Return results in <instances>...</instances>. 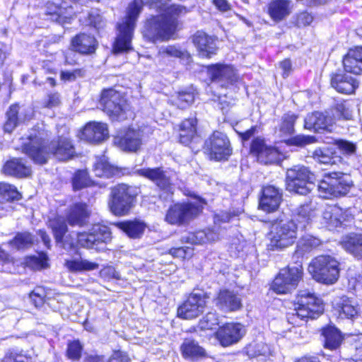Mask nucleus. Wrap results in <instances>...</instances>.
<instances>
[{
  "label": "nucleus",
  "mask_w": 362,
  "mask_h": 362,
  "mask_svg": "<svg viewBox=\"0 0 362 362\" xmlns=\"http://www.w3.org/2000/svg\"><path fill=\"white\" fill-rule=\"evenodd\" d=\"M48 132L44 129V124L37 125L28 136V143L23 144V152L28 155L34 163L45 164L49 156L52 154L57 159L65 161L71 158L75 148L68 136H59L47 146Z\"/></svg>",
  "instance_id": "obj_1"
},
{
  "label": "nucleus",
  "mask_w": 362,
  "mask_h": 362,
  "mask_svg": "<svg viewBox=\"0 0 362 362\" xmlns=\"http://www.w3.org/2000/svg\"><path fill=\"white\" fill-rule=\"evenodd\" d=\"M187 12V8L184 6L170 5L162 15L147 20L143 32L144 36L153 42L169 40L178 28V18Z\"/></svg>",
  "instance_id": "obj_2"
},
{
  "label": "nucleus",
  "mask_w": 362,
  "mask_h": 362,
  "mask_svg": "<svg viewBox=\"0 0 362 362\" xmlns=\"http://www.w3.org/2000/svg\"><path fill=\"white\" fill-rule=\"evenodd\" d=\"M311 207L310 204H303L297 209L294 220H281L278 223L272 226L271 232V249H284L288 247L295 242L296 231L298 228L303 230L309 223L310 219Z\"/></svg>",
  "instance_id": "obj_3"
},
{
  "label": "nucleus",
  "mask_w": 362,
  "mask_h": 362,
  "mask_svg": "<svg viewBox=\"0 0 362 362\" xmlns=\"http://www.w3.org/2000/svg\"><path fill=\"white\" fill-rule=\"evenodd\" d=\"M296 308L287 313L288 322L296 326L301 325L307 319L318 317L324 310L321 298L309 290H301L296 297Z\"/></svg>",
  "instance_id": "obj_4"
},
{
  "label": "nucleus",
  "mask_w": 362,
  "mask_h": 362,
  "mask_svg": "<svg viewBox=\"0 0 362 362\" xmlns=\"http://www.w3.org/2000/svg\"><path fill=\"white\" fill-rule=\"evenodd\" d=\"M142 0H134L129 4L126 16L117 23L118 34L114 45L116 53L128 52L132 49L131 45L137 18L142 10Z\"/></svg>",
  "instance_id": "obj_5"
},
{
  "label": "nucleus",
  "mask_w": 362,
  "mask_h": 362,
  "mask_svg": "<svg viewBox=\"0 0 362 362\" xmlns=\"http://www.w3.org/2000/svg\"><path fill=\"white\" fill-rule=\"evenodd\" d=\"M352 185L349 175L334 170L325 174L317 184V190L321 197L332 199L346 195Z\"/></svg>",
  "instance_id": "obj_6"
},
{
  "label": "nucleus",
  "mask_w": 362,
  "mask_h": 362,
  "mask_svg": "<svg viewBox=\"0 0 362 362\" xmlns=\"http://www.w3.org/2000/svg\"><path fill=\"white\" fill-rule=\"evenodd\" d=\"M316 177L308 167L294 165L286 172V189L296 194L306 195L315 187Z\"/></svg>",
  "instance_id": "obj_7"
},
{
  "label": "nucleus",
  "mask_w": 362,
  "mask_h": 362,
  "mask_svg": "<svg viewBox=\"0 0 362 362\" xmlns=\"http://www.w3.org/2000/svg\"><path fill=\"white\" fill-rule=\"evenodd\" d=\"M339 262L329 255H320L312 260L308 271L318 282L332 284L339 276Z\"/></svg>",
  "instance_id": "obj_8"
},
{
  "label": "nucleus",
  "mask_w": 362,
  "mask_h": 362,
  "mask_svg": "<svg viewBox=\"0 0 362 362\" xmlns=\"http://www.w3.org/2000/svg\"><path fill=\"white\" fill-rule=\"evenodd\" d=\"M136 192L134 187L119 184L112 189L109 202L110 211L115 215L127 214L136 201Z\"/></svg>",
  "instance_id": "obj_9"
},
{
  "label": "nucleus",
  "mask_w": 362,
  "mask_h": 362,
  "mask_svg": "<svg viewBox=\"0 0 362 362\" xmlns=\"http://www.w3.org/2000/svg\"><path fill=\"white\" fill-rule=\"evenodd\" d=\"M202 209L197 202L176 203L168 209L165 220L170 224L185 225L197 217Z\"/></svg>",
  "instance_id": "obj_10"
},
{
  "label": "nucleus",
  "mask_w": 362,
  "mask_h": 362,
  "mask_svg": "<svg viewBox=\"0 0 362 362\" xmlns=\"http://www.w3.org/2000/svg\"><path fill=\"white\" fill-rule=\"evenodd\" d=\"M99 105L112 120L124 117L126 101L122 95L113 88L104 89L102 91Z\"/></svg>",
  "instance_id": "obj_11"
},
{
  "label": "nucleus",
  "mask_w": 362,
  "mask_h": 362,
  "mask_svg": "<svg viewBox=\"0 0 362 362\" xmlns=\"http://www.w3.org/2000/svg\"><path fill=\"white\" fill-rule=\"evenodd\" d=\"M303 275L300 264L281 269L272 284V289L277 293H286L294 289Z\"/></svg>",
  "instance_id": "obj_12"
},
{
  "label": "nucleus",
  "mask_w": 362,
  "mask_h": 362,
  "mask_svg": "<svg viewBox=\"0 0 362 362\" xmlns=\"http://www.w3.org/2000/svg\"><path fill=\"white\" fill-rule=\"evenodd\" d=\"M205 149L211 160H226L232 153V147L227 136L220 132H215L206 140Z\"/></svg>",
  "instance_id": "obj_13"
},
{
  "label": "nucleus",
  "mask_w": 362,
  "mask_h": 362,
  "mask_svg": "<svg viewBox=\"0 0 362 362\" xmlns=\"http://www.w3.org/2000/svg\"><path fill=\"white\" fill-rule=\"evenodd\" d=\"M111 240L109 228L103 225H93L88 233H79L77 236V247L92 248L100 243H107Z\"/></svg>",
  "instance_id": "obj_14"
},
{
  "label": "nucleus",
  "mask_w": 362,
  "mask_h": 362,
  "mask_svg": "<svg viewBox=\"0 0 362 362\" xmlns=\"http://www.w3.org/2000/svg\"><path fill=\"white\" fill-rule=\"evenodd\" d=\"M250 153L257 157V160L264 164L279 163L281 159L279 151L272 145H267L264 139L255 138L250 144Z\"/></svg>",
  "instance_id": "obj_15"
},
{
  "label": "nucleus",
  "mask_w": 362,
  "mask_h": 362,
  "mask_svg": "<svg viewBox=\"0 0 362 362\" xmlns=\"http://www.w3.org/2000/svg\"><path fill=\"white\" fill-rule=\"evenodd\" d=\"M206 299L202 293H191L177 309L180 317L191 320L199 316L204 310Z\"/></svg>",
  "instance_id": "obj_16"
},
{
  "label": "nucleus",
  "mask_w": 362,
  "mask_h": 362,
  "mask_svg": "<svg viewBox=\"0 0 362 362\" xmlns=\"http://www.w3.org/2000/svg\"><path fill=\"white\" fill-rule=\"evenodd\" d=\"M333 124V119L329 115L317 111L308 114L304 119V128L316 133L331 132Z\"/></svg>",
  "instance_id": "obj_17"
},
{
  "label": "nucleus",
  "mask_w": 362,
  "mask_h": 362,
  "mask_svg": "<svg viewBox=\"0 0 362 362\" xmlns=\"http://www.w3.org/2000/svg\"><path fill=\"white\" fill-rule=\"evenodd\" d=\"M211 81L221 87H227L238 80V75L235 69L230 65L216 64L209 69Z\"/></svg>",
  "instance_id": "obj_18"
},
{
  "label": "nucleus",
  "mask_w": 362,
  "mask_h": 362,
  "mask_svg": "<svg viewBox=\"0 0 362 362\" xmlns=\"http://www.w3.org/2000/svg\"><path fill=\"white\" fill-rule=\"evenodd\" d=\"M281 201V190L275 186L267 185L262 189L259 208L267 213H272L279 209Z\"/></svg>",
  "instance_id": "obj_19"
},
{
  "label": "nucleus",
  "mask_w": 362,
  "mask_h": 362,
  "mask_svg": "<svg viewBox=\"0 0 362 362\" xmlns=\"http://www.w3.org/2000/svg\"><path fill=\"white\" fill-rule=\"evenodd\" d=\"M243 326L240 323H228L216 332V338L223 346H229L238 342L245 334Z\"/></svg>",
  "instance_id": "obj_20"
},
{
  "label": "nucleus",
  "mask_w": 362,
  "mask_h": 362,
  "mask_svg": "<svg viewBox=\"0 0 362 362\" xmlns=\"http://www.w3.org/2000/svg\"><path fill=\"white\" fill-rule=\"evenodd\" d=\"M351 218L352 216L347 210H344L337 205H328L322 212L323 223L329 230L341 226L344 222Z\"/></svg>",
  "instance_id": "obj_21"
},
{
  "label": "nucleus",
  "mask_w": 362,
  "mask_h": 362,
  "mask_svg": "<svg viewBox=\"0 0 362 362\" xmlns=\"http://www.w3.org/2000/svg\"><path fill=\"white\" fill-rule=\"evenodd\" d=\"M139 175L152 181L160 189L170 191L173 173L163 168H144L139 170Z\"/></svg>",
  "instance_id": "obj_22"
},
{
  "label": "nucleus",
  "mask_w": 362,
  "mask_h": 362,
  "mask_svg": "<svg viewBox=\"0 0 362 362\" xmlns=\"http://www.w3.org/2000/svg\"><path fill=\"white\" fill-rule=\"evenodd\" d=\"M20 107L17 104L11 105L6 112V120L4 125L6 132L11 133L21 124L30 120L33 117V111L30 109H24L19 115Z\"/></svg>",
  "instance_id": "obj_23"
},
{
  "label": "nucleus",
  "mask_w": 362,
  "mask_h": 362,
  "mask_svg": "<svg viewBox=\"0 0 362 362\" xmlns=\"http://www.w3.org/2000/svg\"><path fill=\"white\" fill-rule=\"evenodd\" d=\"M330 83L337 91L351 94L358 86L357 80L347 73L339 71L331 75Z\"/></svg>",
  "instance_id": "obj_24"
},
{
  "label": "nucleus",
  "mask_w": 362,
  "mask_h": 362,
  "mask_svg": "<svg viewBox=\"0 0 362 362\" xmlns=\"http://www.w3.org/2000/svg\"><path fill=\"white\" fill-rule=\"evenodd\" d=\"M108 136L107 127L101 122L87 124L80 134V139L90 143H98Z\"/></svg>",
  "instance_id": "obj_25"
},
{
  "label": "nucleus",
  "mask_w": 362,
  "mask_h": 362,
  "mask_svg": "<svg viewBox=\"0 0 362 362\" xmlns=\"http://www.w3.org/2000/svg\"><path fill=\"white\" fill-rule=\"evenodd\" d=\"M216 306L223 311H235L242 307L241 298L233 291L221 290L216 298Z\"/></svg>",
  "instance_id": "obj_26"
},
{
  "label": "nucleus",
  "mask_w": 362,
  "mask_h": 362,
  "mask_svg": "<svg viewBox=\"0 0 362 362\" xmlns=\"http://www.w3.org/2000/svg\"><path fill=\"white\" fill-rule=\"evenodd\" d=\"M193 43L202 57L211 58L216 52V45L213 37L202 31H197L193 36Z\"/></svg>",
  "instance_id": "obj_27"
},
{
  "label": "nucleus",
  "mask_w": 362,
  "mask_h": 362,
  "mask_svg": "<svg viewBox=\"0 0 362 362\" xmlns=\"http://www.w3.org/2000/svg\"><path fill=\"white\" fill-rule=\"evenodd\" d=\"M115 143L123 151H136L141 145V134L129 129L122 136L115 137Z\"/></svg>",
  "instance_id": "obj_28"
},
{
  "label": "nucleus",
  "mask_w": 362,
  "mask_h": 362,
  "mask_svg": "<svg viewBox=\"0 0 362 362\" xmlns=\"http://www.w3.org/2000/svg\"><path fill=\"white\" fill-rule=\"evenodd\" d=\"M98 45L95 37L86 33H80L71 40L73 49L83 54L94 53Z\"/></svg>",
  "instance_id": "obj_29"
},
{
  "label": "nucleus",
  "mask_w": 362,
  "mask_h": 362,
  "mask_svg": "<svg viewBox=\"0 0 362 362\" xmlns=\"http://www.w3.org/2000/svg\"><path fill=\"white\" fill-rule=\"evenodd\" d=\"M343 64L346 72L354 74H362V47L350 49L343 59Z\"/></svg>",
  "instance_id": "obj_30"
},
{
  "label": "nucleus",
  "mask_w": 362,
  "mask_h": 362,
  "mask_svg": "<svg viewBox=\"0 0 362 362\" xmlns=\"http://www.w3.org/2000/svg\"><path fill=\"white\" fill-rule=\"evenodd\" d=\"M312 157L315 160L322 164L330 165H345L342 158L337 156L336 149L334 146L317 148L313 152Z\"/></svg>",
  "instance_id": "obj_31"
},
{
  "label": "nucleus",
  "mask_w": 362,
  "mask_h": 362,
  "mask_svg": "<svg viewBox=\"0 0 362 362\" xmlns=\"http://www.w3.org/2000/svg\"><path fill=\"white\" fill-rule=\"evenodd\" d=\"M6 174L18 178L28 177L31 175L32 170L22 158H13L7 161L4 166Z\"/></svg>",
  "instance_id": "obj_32"
},
{
  "label": "nucleus",
  "mask_w": 362,
  "mask_h": 362,
  "mask_svg": "<svg viewBox=\"0 0 362 362\" xmlns=\"http://www.w3.org/2000/svg\"><path fill=\"white\" fill-rule=\"evenodd\" d=\"M292 3L289 0H272L268 6V12L272 19L279 22L290 15Z\"/></svg>",
  "instance_id": "obj_33"
},
{
  "label": "nucleus",
  "mask_w": 362,
  "mask_h": 362,
  "mask_svg": "<svg viewBox=\"0 0 362 362\" xmlns=\"http://www.w3.org/2000/svg\"><path fill=\"white\" fill-rule=\"evenodd\" d=\"M64 265L69 272L74 273L93 271L99 267L98 263L83 259L78 252L71 259H66Z\"/></svg>",
  "instance_id": "obj_34"
},
{
  "label": "nucleus",
  "mask_w": 362,
  "mask_h": 362,
  "mask_svg": "<svg viewBox=\"0 0 362 362\" xmlns=\"http://www.w3.org/2000/svg\"><path fill=\"white\" fill-rule=\"evenodd\" d=\"M180 350L184 358L191 361H197L206 356L205 349L194 339H185Z\"/></svg>",
  "instance_id": "obj_35"
},
{
  "label": "nucleus",
  "mask_w": 362,
  "mask_h": 362,
  "mask_svg": "<svg viewBox=\"0 0 362 362\" xmlns=\"http://www.w3.org/2000/svg\"><path fill=\"white\" fill-rule=\"evenodd\" d=\"M197 119L191 117L184 120L180 126L179 141L185 145H189L194 139H197Z\"/></svg>",
  "instance_id": "obj_36"
},
{
  "label": "nucleus",
  "mask_w": 362,
  "mask_h": 362,
  "mask_svg": "<svg viewBox=\"0 0 362 362\" xmlns=\"http://www.w3.org/2000/svg\"><path fill=\"white\" fill-rule=\"evenodd\" d=\"M93 171L95 176L104 178L117 176L120 173L116 167L110 164L105 156L96 158Z\"/></svg>",
  "instance_id": "obj_37"
},
{
  "label": "nucleus",
  "mask_w": 362,
  "mask_h": 362,
  "mask_svg": "<svg viewBox=\"0 0 362 362\" xmlns=\"http://www.w3.org/2000/svg\"><path fill=\"white\" fill-rule=\"evenodd\" d=\"M324 346L329 350L337 349L343 341L341 332L333 326H328L322 329Z\"/></svg>",
  "instance_id": "obj_38"
},
{
  "label": "nucleus",
  "mask_w": 362,
  "mask_h": 362,
  "mask_svg": "<svg viewBox=\"0 0 362 362\" xmlns=\"http://www.w3.org/2000/svg\"><path fill=\"white\" fill-rule=\"evenodd\" d=\"M88 216L87 205L83 203H77L70 208L67 215V221L71 226H82L85 223Z\"/></svg>",
  "instance_id": "obj_39"
},
{
  "label": "nucleus",
  "mask_w": 362,
  "mask_h": 362,
  "mask_svg": "<svg viewBox=\"0 0 362 362\" xmlns=\"http://www.w3.org/2000/svg\"><path fill=\"white\" fill-rule=\"evenodd\" d=\"M115 226L132 238H140L146 227L143 222L137 220L118 222Z\"/></svg>",
  "instance_id": "obj_40"
},
{
  "label": "nucleus",
  "mask_w": 362,
  "mask_h": 362,
  "mask_svg": "<svg viewBox=\"0 0 362 362\" xmlns=\"http://www.w3.org/2000/svg\"><path fill=\"white\" fill-rule=\"evenodd\" d=\"M1 362H34L22 348L13 346L8 348L4 354Z\"/></svg>",
  "instance_id": "obj_41"
},
{
  "label": "nucleus",
  "mask_w": 362,
  "mask_h": 362,
  "mask_svg": "<svg viewBox=\"0 0 362 362\" xmlns=\"http://www.w3.org/2000/svg\"><path fill=\"white\" fill-rule=\"evenodd\" d=\"M23 264L32 270H41L48 267V257L45 252H41L37 255L26 257Z\"/></svg>",
  "instance_id": "obj_42"
},
{
  "label": "nucleus",
  "mask_w": 362,
  "mask_h": 362,
  "mask_svg": "<svg viewBox=\"0 0 362 362\" xmlns=\"http://www.w3.org/2000/svg\"><path fill=\"white\" fill-rule=\"evenodd\" d=\"M46 13L51 16V19L59 23H64L67 21L70 15L68 9L62 6H59L54 3H47L46 6Z\"/></svg>",
  "instance_id": "obj_43"
},
{
  "label": "nucleus",
  "mask_w": 362,
  "mask_h": 362,
  "mask_svg": "<svg viewBox=\"0 0 362 362\" xmlns=\"http://www.w3.org/2000/svg\"><path fill=\"white\" fill-rule=\"evenodd\" d=\"M189 238L192 240V243L202 245L218 240L219 239V233L216 232L214 229L207 228L196 232Z\"/></svg>",
  "instance_id": "obj_44"
},
{
  "label": "nucleus",
  "mask_w": 362,
  "mask_h": 362,
  "mask_svg": "<svg viewBox=\"0 0 362 362\" xmlns=\"http://www.w3.org/2000/svg\"><path fill=\"white\" fill-rule=\"evenodd\" d=\"M37 240L28 232L18 233L14 238L10 241L9 245L12 247L21 249L23 247H31L35 245Z\"/></svg>",
  "instance_id": "obj_45"
},
{
  "label": "nucleus",
  "mask_w": 362,
  "mask_h": 362,
  "mask_svg": "<svg viewBox=\"0 0 362 362\" xmlns=\"http://www.w3.org/2000/svg\"><path fill=\"white\" fill-rule=\"evenodd\" d=\"M298 116L295 114H285L279 124V134L281 137L292 135L295 132L294 125Z\"/></svg>",
  "instance_id": "obj_46"
},
{
  "label": "nucleus",
  "mask_w": 362,
  "mask_h": 362,
  "mask_svg": "<svg viewBox=\"0 0 362 362\" xmlns=\"http://www.w3.org/2000/svg\"><path fill=\"white\" fill-rule=\"evenodd\" d=\"M21 195L16 187L8 183H0V202L18 201Z\"/></svg>",
  "instance_id": "obj_47"
},
{
  "label": "nucleus",
  "mask_w": 362,
  "mask_h": 362,
  "mask_svg": "<svg viewBox=\"0 0 362 362\" xmlns=\"http://www.w3.org/2000/svg\"><path fill=\"white\" fill-rule=\"evenodd\" d=\"M244 351L250 358H255L267 356L269 353V348L262 341H252L245 348Z\"/></svg>",
  "instance_id": "obj_48"
},
{
  "label": "nucleus",
  "mask_w": 362,
  "mask_h": 362,
  "mask_svg": "<svg viewBox=\"0 0 362 362\" xmlns=\"http://www.w3.org/2000/svg\"><path fill=\"white\" fill-rule=\"evenodd\" d=\"M339 313L341 317L352 319L358 315V309L349 298H343L339 305Z\"/></svg>",
  "instance_id": "obj_49"
},
{
  "label": "nucleus",
  "mask_w": 362,
  "mask_h": 362,
  "mask_svg": "<svg viewBox=\"0 0 362 362\" xmlns=\"http://www.w3.org/2000/svg\"><path fill=\"white\" fill-rule=\"evenodd\" d=\"M57 243H62L64 235L67 231V226L65 221L61 218H56L49 221Z\"/></svg>",
  "instance_id": "obj_50"
},
{
  "label": "nucleus",
  "mask_w": 362,
  "mask_h": 362,
  "mask_svg": "<svg viewBox=\"0 0 362 362\" xmlns=\"http://www.w3.org/2000/svg\"><path fill=\"white\" fill-rule=\"evenodd\" d=\"M341 247L344 249L362 247V233H349L342 237L340 241Z\"/></svg>",
  "instance_id": "obj_51"
},
{
  "label": "nucleus",
  "mask_w": 362,
  "mask_h": 362,
  "mask_svg": "<svg viewBox=\"0 0 362 362\" xmlns=\"http://www.w3.org/2000/svg\"><path fill=\"white\" fill-rule=\"evenodd\" d=\"M83 345L79 340L69 341L67 344L66 356L72 361H78L81 357Z\"/></svg>",
  "instance_id": "obj_52"
},
{
  "label": "nucleus",
  "mask_w": 362,
  "mask_h": 362,
  "mask_svg": "<svg viewBox=\"0 0 362 362\" xmlns=\"http://www.w3.org/2000/svg\"><path fill=\"white\" fill-rule=\"evenodd\" d=\"M317 142V139L314 136L298 134L288 139L286 144L290 146H296L303 147L306 145Z\"/></svg>",
  "instance_id": "obj_53"
},
{
  "label": "nucleus",
  "mask_w": 362,
  "mask_h": 362,
  "mask_svg": "<svg viewBox=\"0 0 362 362\" xmlns=\"http://www.w3.org/2000/svg\"><path fill=\"white\" fill-rule=\"evenodd\" d=\"M322 245V241L311 235H303L298 243V249H315Z\"/></svg>",
  "instance_id": "obj_54"
},
{
  "label": "nucleus",
  "mask_w": 362,
  "mask_h": 362,
  "mask_svg": "<svg viewBox=\"0 0 362 362\" xmlns=\"http://www.w3.org/2000/svg\"><path fill=\"white\" fill-rule=\"evenodd\" d=\"M344 156H351L356 152V144L351 141L340 139L336 141V148Z\"/></svg>",
  "instance_id": "obj_55"
},
{
  "label": "nucleus",
  "mask_w": 362,
  "mask_h": 362,
  "mask_svg": "<svg viewBox=\"0 0 362 362\" xmlns=\"http://www.w3.org/2000/svg\"><path fill=\"white\" fill-rule=\"evenodd\" d=\"M89 179L88 173L85 170L76 172L72 180L73 188L74 190H80L88 185Z\"/></svg>",
  "instance_id": "obj_56"
},
{
  "label": "nucleus",
  "mask_w": 362,
  "mask_h": 362,
  "mask_svg": "<svg viewBox=\"0 0 362 362\" xmlns=\"http://www.w3.org/2000/svg\"><path fill=\"white\" fill-rule=\"evenodd\" d=\"M351 104L348 101L338 103L335 106V115L339 119H351L352 118V110Z\"/></svg>",
  "instance_id": "obj_57"
},
{
  "label": "nucleus",
  "mask_w": 362,
  "mask_h": 362,
  "mask_svg": "<svg viewBox=\"0 0 362 362\" xmlns=\"http://www.w3.org/2000/svg\"><path fill=\"white\" fill-rule=\"evenodd\" d=\"M88 25L93 27L98 32L105 26V21L98 10H92L88 13Z\"/></svg>",
  "instance_id": "obj_58"
},
{
  "label": "nucleus",
  "mask_w": 362,
  "mask_h": 362,
  "mask_svg": "<svg viewBox=\"0 0 362 362\" xmlns=\"http://www.w3.org/2000/svg\"><path fill=\"white\" fill-rule=\"evenodd\" d=\"M46 292L43 287H36L29 296V298L35 307L41 306L45 303Z\"/></svg>",
  "instance_id": "obj_59"
},
{
  "label": "nucleus",
  "mask_w": 362,
  "mask_h": 362,
  "mask_svg": "<svg viewBox=\"0 0 362 362\" xmlns=\"http://www.w3.org/2000/svg\"><path fill=\"white\" fill-rule=\"evenodd\" d=\"M194 100V96L192 93L180 92L176 98L175 103L180 108L184 109L192 104Z\"/></svg>",
  "instance_id": "obj_60"
},
{
  "label": "nucleus",
  "mask_w": 362,
  "mask_h": 362,
  "mask_svg": "<svg viewBox=\"0 0 362 362\" xmlns=\"http://www.w3.org/2000/svg\"><path fill=\"white\" fill-rule=\"evenodd\" d=\"M218 324V319L214 313H208L201 320L202 328L206 329H212Z\"/></svg>",
  "instance_id": "obj_61"
},
{
  "label": "nucleus",
  "mask_w": 362,
  "mask_h": 362,
  "mask_svg": "<svg viewBox=\"0 0 362 362\" xmlns=\"http://www.w3.org/2000/svg\"><path fill=\"white\" fill-rule=\"evenodd\" d=\"M61 103L60 95L57 93H49L44 100V106L52 108L58 106Z\"/></svg>",
  "instance_id": "obj_62"
},
{
  "label": "nucleus",
  "mask_w": 362,
  "mask_h": 362,
  "mask_svg": "<svg viewBox=\"0 0 362 362\" xmlns=\"http://www.w3.org/2000/svg\"><path fill=\"white\" fill-rule=\"evenodd\" d=\"M313 20V16L308 12H302L296 16V25L298 27H304L310 25Z\"/></svg>",
  "instance_id": "obj_63"
},
{
  "label": "nucleus",
  "mask_w": 362,
  "mask_h": 362,
  "mask_svg": "<svg viewBox=\"0 0 362 362\" xmlns=\"http://www.w3.org/2000/svg\"><path fill=\"white\" fill-rule=\"evenodd\" d=\"M107 362H131L127 354L121 351H114Z\"/></svg>",
  "instance_id": "obj_64"
}]
</instances>
